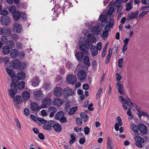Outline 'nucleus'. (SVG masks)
<instances>
[{
  "label": "nucleus",
  "instance_id": "f257e3e1",
  "mask_svg": "<svg viewBox=\"0 0 149 149\" xmlns=\"http://www.w3.org/2000/svg\"><path fill=\"white\" fill-rule=\"evenodd\" d=\"M6 70L8 75L11 77L12 83L10 84L11 89H8V92L10 97L13 98L15 97V95L17 93V85L18 83L19 80H23L25 77V73L21 71L18 73L16 76L15 72L8 68H6Z\"/></svg>",
  "mask_w": 149,
  "mask_h": 149
},
{
  "label": "nucleus",
  "instance_id": "f03ea898",
  "mask_svg": "<svg viewBox=\"0 0 149 149\" xmlns=\"http://www.w3.org/2000/svg\"><path fill=\"white\" fill-rule=\"evenodd\" d=\"M136 135V136L134 138L135 141V144L137 147L141 148L143 147L142 143H143L145 141L143 137L139 136V135H141L140 134H137Z\"/></svg>",
  "mask_w": 149,
  "mask_h": 149
},
{
  "label": "nucleus",
  "instance_id": "7ed1b4c3",
  "mask_svg": "<svg viewBox=\"0 0 149 149\" xmlns=\"http://www.w3.org/2000/svg\"><path fill=\"white\" fill-rule=\"evenodd\" d=\"M64 112L61 111L57 113L55 115V118L57 120H59L60 122L62 123L67 122L66 118L64 116Z\"/></svg>",
  "mask_w": 149,
  "mask_h": 149
},
{
  "label": "nucleus",
  "instance_id": "20e7f679",
  "mask_svg": "<svg viewBox=\"0 0 149 149\" xmlns=\"http://www.w3.org/2000/svg\"><path fill=\"white\" fill-rule=\"evenodd\" d=\"M102 29V27L101 25L100 24H97L92 28V31L95 35L97 36L100 34Z\"/></svg>",
  "mask_w": 149,
  "mask_h": 149
},
{
  "label": "nucleus",
  "instance_id": "39448f33",
  "mask_svg": "<svg viewBox=\"0 0 149 149\" xmlns=\"http://www.w3.org/2000/svg\"><path fill=\"white\" fill-rule=\"evenodd\" d=\"M0 21L2 25L7 26L10 24V19L8 16H3L1 17Z\"/></svg>",
  "mask_w": 149,
  "mask_h": 149
},
{
  "label": "nucleus",
  "instance_id": "423d86ee",
  "mask_svg": "<svg viewBox=\"0 0 149 149\" xmlns=\"http://www.w3.org/2000/svg\"><path fill=\"white\" fill-rule=\"evenodd\" d=\"M66 79L68 83L73 84L76 82L77 78L76 76L71 74L67 77Z\"/></svg>",
  "mask_w": 149,
  "mask_h": 149
},
{
  "label": "nucleus",
  "instance_id": "0eeeda50",
  "mask_svg": "<svg viewBox=\"0 0 149 149\" xmlns=\"http://www.w3.org/2000/svg\"><path fill=\"white\" fill-rule=\"evenodd\" d=\"M63 95L66 98H67L70 96L72 95L73 92L72 89L69 87L65 88L63 90Z\"/></svg>",
  "mask_w": 149,
  "mask_h": 149
},
{
  "label": "nucleus",
  "instance_id": "6e6552de",
  "mask_svg": "<svg viewBox=\"0 0 149 149\" xmlns=\"http://www.w3.org/2000/svg\"><path fill=\"white\" fill-rule=\"evenodd\" d=\"M63 93V89L60 87H57L54 88L53 90L54 95L57 97L61 96Z\"/></svg>",
  "mask_w": 149,
  "mask_h": 149
},
{
  "label": "nucleus",
  "instance_id": "1a4fd4ad",
  "mask_svg": "<svg viewBox=\"0 0 149 149\" xmlns=\"http://www.w3.org/2000/svg\"><path fill=\"white\" fill-rule=\"evenodd\" d=\"M138 128L140 132L143 134H147L148 130L147 127L144 124H140L138 125Z\"/></svg>",
  "mask_w": 149,
  "mask_h": 149
},
{
  "label": "nucleus",
  "instance_id": "9d476101",
  "mask_svg": "<svg viewBox=\"0 0 149 149\" xmlns=\"http://www.w3.org/2000/svg\"><path fill=\"white\" fill-rule=\"evenodd\" d=\"M89 48V47H88L87 45L83 44L80 45L79 46L80 50L85 55L88 54V49Z\"/></svg>",
  "mask_w": 149,
  "mask_h": 149
},
{
  "label": "nucleus",
  "instance_id": "9b49d317",
  "mask_svg": "<svg viewBox=\"0 0 149 149\" xmlns=\"http://www.w3.org/2000/svg\"><path fill=\"white\" fill-rule=\"evenodd\" d=\"M139 12L138 11H136L134 13L132 12L129 14L128 16V17L127 19V22H129V21L130 20H132V19L136 18Z\"/></svg>",
  "mask_w": 149,
  "mask_h": 149
},
{
  "label": "nucleus",
  "instance_id": "f8f14e48",
  "mask_svg": "<svg viewBox=\"0 0 149 149\" xmlns=\"http://www.w3.org/2000/svg\"><path fill=\"white\" fill-rule=\"evenodd\" d=\"M86 76V74L84 70H81L79 71L77 74V77L79 79L83 80L85 79Z\"/></svg>",
  "mask_w": 149,
  "mask_h": 149
},
{
  "label": "nucleus",
  "instance_id": "ddd939ff",
  "mask_svg": "<svg viewBox=\"0 0 149 149\" xmlns=\"http://www.w3.org/2000/svg\"><path fill=\"white\" fill-rule=\"evenodd\" d=\"M12 65L14 68L17 69L19 68L21 65L20 60L19 59H15L12 62Z\"/></svg>",
  "mask_w": 149,
  "mask_h": 149
},
{
  "label": "nucleus",
  "instance_id": "4468645a",
  "mask_svg": "<svg viewBox=\"0 0 149 149\" xmlns=\"http://www.w3.org/2000/svg\"><path fill=\"white\" fill-rule=\"evenodd\" d=\"M52 103V101L51 98L46 97L42 100V104L44 107H47V105L51 104Z\"/></svg>",
  "mask_w": 149,
  "mask_h": 149
},
{
  "label": "nucleus",
  "instance_id": "2eb2a0df",
  "mask_svg": "<svg viewBox=\"0 0 149 149\" xmlns=\"http://www.w3.org/2000/svg\"><path fill=\"white\" fill-rule=\"evenodd\" d=\"M53 123V120H50L47 123V125H45L43 126V128L45 130H51L52 129L53 123Z\"/></svg>",
  "mask_w": 149,
  "mask_h": 149
},
{
  "label": "nucleus",
  "instance_id": "dca6fc26",
  "mask_svg": "<svg viewBox=\"0 0 149 149\" xmlns=\"http://www.w3.org/2000/svg\"><path fill=\"white\" fill-rule=\"evenodd\" d=\"M84 54L80 51L77 52L75 54V56L77 60L79 62H81L84 57Z\"/></svg>",
  "mask_w": 149,
  "mask_h": 149
},
{
  "label": "nucleus",
  "instance_id": "f3484780",
  "mask_svg": "<svg viewBox=\"0 0 149 149\" xmlns=\"http://www.w3.org/2000/svg\"><path fill=\"white\" fill-rule=\"evenodd\" d=\"M52 103L53 105L59 107L62 105L63 101L60 98H57L54 99Z\"/></svg>",
  "mask_w": 149,
  "mask_h": 149
},
{
  "label": "nucleus",
  "instance_id": "a211bd4d",
  "mask_svg": "<svg viewBox=\"0 0 149 149\" xmlns=\"http://www.w3.org/2000/svg\"><path fill=\"white\" fill-rule=\"evenodd\" d=\"M10 52V56L13 58H16L19 54V51L17 49H12Z\"/></svg>",
  "mask_w": 149,
  "mask_h": 149
},
{
  "label": "nucleus",
  "instance_id": "6ab92c4d",
  "mask_svg": "<svg viewBox=\"0 0 149 149\" xmlns=\"http://www.w3.org/2000/svg\"><path fill=\"white\" fill-rule=\"evenodd\" d=\"M22 27L21 25L18 23H15L13 26V30L16 33H19L21 32Z\"/></svg>",
  "mask_w": 149,
  "mask_h": 149
},
{
  "label": "nucleus",
  "instance_id": "aec40b11",
  "mask_svg": "<svg viewBox=\"0 0 149 149\" xmlns=\"http://www.w3.org/2000/svg\"><path fill=\"white\" fill-rule=\"evenodd\" d=\"M116 120L118 122V124L117 123H116L115 125V129L116 131H118L119 130V126H122L123 125V123L121 118L119 116L117 117Z\"/></svg>",
  "mask_w": 149,
  "mask_h": 149
},
{
  "label": "nucleus",
  "instance_id": "412c9836",
  "mask_svg": "<svg viewBox=\"0 0 149 149\" xmlns=\"http://www.w3.org/2000/svg\"><path fill=\"white\" fill-rule=\"evenodd\" d=\"M107 16L104 15H102L100 16V20L101 21V25L102 26L104 27V26L107 23L108 20L106 18Z\"/></svg>",
  "mask_w": 149,
  "mask_h": 149
},
{
  "label": "nucleus",
  "instance_id": "4be33fe9",
  "mask_svg": "<svg viewBox=\"0 0 149 149\" xmlns=\"http://www.w3.org/2000/svg\"><path fill=\"white\" fill-rule=\"evenodd\" d=\"M57 110L55 107L51 106L48 109V112L50 113L49 116L50 117H53L55 113L57 111Z\"/></svg>",
  "mask_w": 149,
  "mask_h": 149
},
{
  "label": "nucleus",
  "instance_id": "5701e85b",
  "mask_svg": "<svg viewBox=\"0 0 149 149\" xmlns=\"http://www.w3.org/2000/svg\"><path fill=\"white\" fill-rule=\"evenodd\" d=\"M54 123H53L52 127L55 131L57 132H60L61 130V125L58 123H55L54 121Z\"/></svg>",
  "mask_w": 149,
  "mask_h": 149
},
{
  "label": "nucleus",
  "instance_id": "b1692460",
  "mask_svg": "<svg viewBox=\"0 0 149 149\" xmlns=\"http://www.w3.org/2000/svg\"><path fill=\"white\" fill-rule=\"evenodd\" d=\"M91 53L93 56H96L98 52V50L95 46L92 45L91 47Z\"/></svg>",
  "mask_w": 149,
  "mask_h": 149
},
{
  "label": "nucleus",
  "instance_id": "393cba45",
  "mask_svg": "<svg viewBox=\"0 0 149 149\" xmlns=\"http://www.w3.org/2000/svg\"><path fill=\"white\" fill-rule=\"evenodd\" d=\"M21 17V14L18 11H15L13 14V17L15 21L19 20Z\"/></svg>",
  "mask_w": 149,
  "mask_h": 149
},
{
  "label": "nucleus",
  "instance_id": "a878e982",
  "mask_svg": "<svg viewBox=\"0 0 149 149\" xmlns=\"http://www.w3.org/2000/svg\"><path fill=\"white\" fill-rule=\"evenodd\" d=\"M83 58H84L83 59L84 63L88 67H89L91 65V64L89 57L87 55H86Z\"/></svg>",
  "mask_w": 149,
  "mask_h": 149
},
{
  "label": "nucleus",
  "instance_id": "bb28decb",
  "mask_svg": "<svg viewBox=\"0 0 149 149\" xmlns=\"http://www.w3.org/2000/svg\"><path fill=\"white\" fill-rule=\"evenodd\" d=\"M3 35L6 36H8L10 35V29L8 27H4L3 28Z\"/></svg>",
  "mask_w": 149,
  "mask_h": 149
},
{
  "label": "nucleus",
  "instance_id": "cd10ccee",
  "mask_svg": "<svg viewBox=\"0 0 149 149\" xmlns=\"http://www.w3.org/2000/svg\"><path fill=\"white\" fill-rule=\"evenodd\" d=\"M23 98L26 100L29 99L30 97V93L27 91H24L23 92L22 95Z\"/></svg>",
  "mask_w": 149,
  "mask_h": 149
},
{
  "label": "nucleus",
  "instance_id": "c85d7f7f",
  "mask_svg": "<svg viewBox=\"0 0 149 149\" xmlns=\"http://www.w3.org/2000/svg\"><path fill=\"white\" fill-rule=\"evenodd\" d=\"M3 53L4 55H7L10 52V49L7 46H3L2 48Z\"/></svg>",
  "mask_w": 149,
  "mask_h": 149
},
{
  "label": "nucleus",
  "instance_id": "c756f323",
  "mask_svg": "<svg viewBox=\"0 0 149 149\" xmlns=\"http://www.w3.org/2000/svg\"><path fill=\"white\" fill-rule=\"evenodd\" d=\"M13 98V102L14 103L17 102V103H19L22 104V97L21 96L19 95H17L16 96L15 98Z\"/></svg>",
  "mask_w": 149,
  "mask_h": 149
},
{
  "label": "nucleus",
  "instance_id": "7c9ffc66",
  "mask_svg": "<svg viewBox=\"0 0 149 149\" xmlns=\"http://www.w3.org/2000/svg\"><path fill=\"white\" fill-rule=\"evenodd\" d=\"M81 117L84 122H86L88 119V116L85 112H81L80 114Z\"/></svg>",
  "mask_w": 149,
  "mask_h": 149
},
{
  "label": "nucleus",
  "instance_id": "2f4dec72",
  "mask_svg": "<svg viewBox=\"0 0 149 149\" xmlns=\"http://www.w3.org/2000/svg\"><path fill=\"white\" fill-rule=\"evenodd\" d=\"M107 149H113V144L112 141L111 140L109 137L107 138Z\"/></svg>",
  "mask_w": 149,
  "mask_h": 149
},
{
  "label": "nucleus",
  "instance_id": "473e14b6",
  "mask_svg": "<svg viewBox=\"0 0 149 149\" xmlns=\"http://www.w3.org/2000/svg\"><path fill=\"white\" fill-rule=\"evenodd\" d=\"M30 109L32 111L37 110V103L33 102L31 103L30 106Z\"/></svg>",
  "mask_w": 149,
  "mask_h": 149
},
{
  "label": "nucleus",
  "instance_id": "72a5a7b5",
  "mask_svg": "<svg viewBox=\"0 0 149 149\" xmlns=\"http://www.w3.org/2000/svg\"><path fill=\"white\" fill-rule=\"evenodd\" d=\"M119 93L120 94L123 95L125 93L124 91L123 85L122 84H120L117 87Z\"/></svg>",
  "mask_w": 149,
  "mask_h": 149
},
{
  "label": "nucleus",
  "instance_id": "f704fd0d",
  "mask_svg": "<svg viewBox=\"0 0 149 149\" xmlns=\"http://www.w3.org/2000/svg\"><path fill=\"white\" fill-rule=\"evenodd\" d=\"M82 39H84L83 40V42H81L82 43V44H84L86 45H88V47H89V48H90V47L92 45V44L91 42H90L89 41L88 39H86L85 38H82Z\"/></svg>",
  "mask_w": 149,
  "mask_h": 149
},
{
  "label": "nucleus",
  "instance_id": "c9c22d12",
  "mask_svg": "<svg viewBox=\"0 0 149 149\" xmlns=\"http://www.w3.org/2000/svg\"><path fill=\"white\" fill-rule=\"evenodd\" d=\"M25 82L24 81H22L18 83V85H17V87L18 88L21 90L23 89L25 87Z\"/></svg>",
  "mask_w": 149,
  "mask_h": 149
},
{
  "label": "nucleus",
  "instance_id": "e433bc0d",
  "mask_svg": "<svg viewBox=\"0 0 149 149\" xmlns=\"http://www.w3.org/2000/svg\"><path fill=\"white\" fill-rule=\"evenodd\" d=\"M7 46L9 47L10 49L13 48L15 46V43L12 40H10L7 42Z\"/></svg>",
  "mask_w": 149,
  "mask_h": 149
},
{
  "label": "nucleus",
  "instance_id": "4c0bfd02",
  "mask_svg": "<svg viewBox=\"0 0 149 149\" xmlns=\"http://www.w3.org/2000/svg\"><path fill=\"white\" fill-rule=\"evenodd\" d=\"M78 109L77 107L75 106L71 108L69 111V114L70 115H72L74 114Z\"/></svg>",
  "mask_w": 149,
  "mask_h": 149
},
{
  "label": "nucleus",
  "instance_id": "58836bf2",
  "mask_svg": "<svg viewBox=\"0 0 149 149\" xmlns=\"http://www.w3.org/2000/svg\"><path fill=\"white\" fill-rule=\"evenodd\" d=\"M47 123V121L44 119L38 117V125L39 126L41 125V123L45 124Z\"/></svg>",
  "mask_w": 149,
  "mask_h": 149
},
{
  "label": "nucleus",
  "instance_id": "ea45409f",
  "mask_svg": "<svg viewBox=\"0 0 149 149\" xmlns=\"http://www.w3.org/2000/svg\"><path fill=\"white\" fill-rule=\"evenodd\" d=\"M44 97V95L40 90L38 91V100H42Z\"/></svg>",
  "mask_w": 149,
  "mask_h": 149
},
{
  "label": "nucleus",
  "instance_id": "a19ab883",
  "mask_svg": "<svg viewBox=\"0 0 149 149\" xmlns=\"http://www.w3.org/2000/svg\"><path fill=\"white\" fill-rule=\"evenodd\" d=\"M127 105L129 106L134 107L137 108V106L136 105H134L131 101L130 98H127Z\"/></svg>",
  "mask_w": 149,
  "mask_h": 149
},
{
  "label": "nucleus",
  "instance_id": "79ce46f5",
  "mask_svg": "<svg viewBox=\"0 0 149 149\" xmlns=\"http://www.w3.org/2000/svg\"><path fill=\"white\" fill-rule=\"evenodd\" d=\"M44 87L46 90H49L51 88V85L50 83H45Z\"/></svg>",
  "mask_w": 149,
  "mask_h": 149
},
{
  "label": "nucleus",
  "instance_id": "37998d69",
  "mask_svg": "<svg viewBox=\"0 0 149 149\" xmlns=\"http://www.w3.org/2000/svg\"><path fill=\"white\" fill-rule=\"evenodd\" d=\"M6 36L3 35L1 38V42L3 43V44L7 43L8 39Z\"/></svg>",
  "mask_w": 149,
  "mask_h": 149
},
{
  "label": "nucleus",
  "instance_id": "c03bdc74",
  "mask_svg": "<svg viewBox=\"0 0 149 149\" xmlns=\"http://www.w3.org/2000/svg\"><path fill=\"white\" fill-rule=\"evenodd\" d=\"M16 7L15 6L13 5L11 6L9 8V12L13 14V13L15 12L16 11Z\"/></svg>",
  "mask_w": 149,
  "mask_h": 149
},
{
  "label": "nucleus",
  "instance_id": "a18cd8bd",
  "mask_svg": "<svg viewBox=\"0 0 149 149\" xmlns=\"http://www.w3.org/2000/svg\"><path fill=\"white\" fill-rule=\"evenodd\" d=\"M76 121L78 125L80 126H81L82 123V119L77 117L76 119Z\"/></svg>",
  "mask_w": 149,
  "mask_h": 149
},
{
  "label": "nucleus",
  "instance_id": "49530a36",
  "mask_svg": "<svg viewBox=\"0 0 149 149\" xmlns=\"http://www.w3.org/2000/svg\"><path fill=\"white\" fill-rule=\"evenodd\" d=\"M114 10L113 7H110L107 12V14L109 15H111L113 14Z\"/></svg>",
  "mask_w": 149,
  "mask_h": 149
},
{
  "label": "nucleus",
  "instance_id": "de8ad7c7",
  "mask_svg": "<svg viewBox=\"0 0 149 149\" xmlns=\"http://www.w3.org/2000/svg\"><path fill=\"white\" fill-rule=\"evenodd\" d=\"M118 98L120 99V102L122 104H125L127 102V100L126 99L123 98V97L119 96Z\"/></svg>",
  "mask_w": 149,
  "mask_h": 149
},
{
  "label": "nucleus",
  "instance_id": "09e8293b",
  "mask_svg": "<svg viewBox=\"0 0 149 149\" xmlns=\"http://www.w3.org/2000/svg\"><path fill=\"white\" fill-rule=\"evenodd\" d=\"M11 38L14 40H17L19 38V37L16 34H13L11 35Z\"/></svg>",
  "mask_w": 149,
  "mask_h": 149
},
{
  "label": "nucleus",
  "instance_id": "8fccbe9b",
  "mask_svg": "<svg viewBox=\"0 0 149 149\" xmlns=\"http://www.w3.org/2000/svg\"><path fill=\"white\" fill-rule=\"evenodd\" d=\"M123 59L120 58L118 61V65L119 68H121L123 67Z\"/></svg>",
  "mask_w": 149,
  "mask_h": 149
},
{
  "label": "nucleus",
  "instance_id": "3c124183",
  "mask_svg": "<svg viewBox=\"0 0 149 149\" xmlns=\"http://www.w3.org/2000/svg\"><path fill=\"white\" fill-rule=\"evenodd\" d=\"M114 21L113 19H111L109 22V27L112 28L114 24Z\"/></svg>",
  "mask_w": 149,
  "mask_h": 149
},
{
  "label": "nucleus",
  "instance_id": "603ef678",
  "mask_svg": "<svg viewBox=\"0 0 149 149\" xmlns=\"http://www.w3.org/2000/svg\"><path fill=\"white\" fill-rule=\"evenodd\" d=\"M10 58L9 57L6 56L3 58V63L5 64H8Z\"/></svg>",
  "mask_w": 149,
  "mask_h": 149
},
{
  "label": "nucleus",
  "instance_id": "864d4df0",
  "mask_svg": "<svg viewBox=\"0 0 149 149\" xmlns=\"http://www.w3.org/2000/svg\"><path fill=\"white\" fill-rule=\"evenodd\" d=\"M148 11H143L139 15V17L140 18H143L144 16L146 14L148 13Z\"/></svg>",
  "mask_w": 149,
  "mask_h": 149
},
{
  "label": "nucleus",
  "instance_id": "5fc2aeb1",
  "mask_svg": "<svg viewBox=\"0 0 149 149\" xmlns=\"http://www.w3.org/2000/svg\"><path fill=\"white\" fill-rule=\"evenodd\" d=\"M108 35L109 33L106 31H104L102 34V37L103 39H105L108 36Z\"/></svg>",
  "mask_w": 149,
  "mask_h": 149
},
{
  "label": "nucleus",
  "instance_id": "6e6d98bb",
  "mask_svg": "<svg viewBox=\"0 0 149 149\" xmlns=\"http://www.w3.org/2000/svg\"><path fill=\"white\" fill-rule=\"evenodd\" d=\"M84 132L85 134L88 135L89 134L90 131V129L87 126L84 128Z\"/></svg>",
  "mask_w": 149,
  "mask_h": 149
},
{
  "label": "nucleus",
  "instance_id": "4d7b16f0",
  "mask_svg": "<svg viewBox=\"0 0 149 149\" xmlns=\"http://www.w3.org/2000/svg\"><path fill=\"white\" fill-rule=\"evenodd\" d=\"M132 5L129 4V3H127L126 4V8L125 10L126 11H129L132 8Z\"/></svg>",
  "mask_w": 149,
  "mask_h": 149
},
{
  "label": "nucleus",
  "instance_id": "13d9d810",
  "mask_svg": "<svg viewBox=\"0 0 149 149\" xmlns=\"http://www.w3.org/2000/svg\"><path fill=\"white\" fill-rule=\"evenodd\" d=\"M0 14L3 16H7L8 14V13L7 10H2L1 11Z\"/></svg>",
  "mask_w": 149,
  "mask_h": 149
},
{
  "label": "nucleus",
  "instance_id": "bf43d9fd",
  "mask_svg": "<svg viewBox=\"0 0 149 149\" xmlns=\"http://www.w3.org/2000/svg\"><path fill=\"white\" fill-rule=\"evenodd\" d=\"M116 81H120L122 79V76L120 75L119 74L117 73L116 74Z\"/></svg>",
  "mask_w": 149,
  "mask_h": 149
},
{
  "label": "nucleus",
  "instance_id": "052dcab7",
  "mask_svg": "<svg viewBox=\"0 0 149 149\" xmlns=\"http://www.w3.org/2000/svg\"><path fill=\"white\" fill-rule=\"evenodd\" d=\"M137 109L138 112L137 113L138 115L139 118H141V116H143V111H141L139 109Z\"/></svg>",
  "mask_w": 149,
  "mask_h": 149
},
{
  "label": "nucleus",
  "instance_id": "680f3d73",
  "mask_svg": "<svg viewBox=\"0 0 149 149\" xmlns=\"http://www.w3.org/2000/svg\"><path fill=\"white\" fill-rule=\"evenodd\" d=\"M24 112V114L26 116L29 115L30 113V111L29 109L26 108L25 109Z\"/></svg>",
  "mask_w": 149,
  "mask_h": 149
},
{
  "label": "nucleus",
  "instance_id": "e2e57ef3",
  "mask_svg": "<svg viewBox=\"0 0 149 149\" xmlns=\"http://www.w3.org/2000/svg\"><path fill=\"white\" fill-rule=\"evenodd\" d=\"M38 136L39 138L42 140H43L45 139V136L43 134L41 133H39L38 134Z\"/></svg>",
  "mask_w": 149,
  "mask_h": 149
},
{
  "label": "nucleus",
  "instance_id": "0e129e2a",
  "mask_svg": "<svg viewBox=\"0 0 149 149\" xmlns=\"http://www.w3.org/2000/svg\"><path fill=\"white\" fill-rule=\"evenodd\" d=\"M16 46L17 48L19 49H20L22 47V43L19 42H17L16 44Z\"/></svg>",
  "mask_w": 149,
  "mask_h": 149
},
{
  "label": "nucleus",
  "instance_id": "69168bd1",
  "mask_svg": "<svg viewBox=\"0 0 149 149\" xmlns=\"http://www.w3.org/2000/svg\"><path fill=\"white\" fill-rule=\"evenodd\" d=\"M15 123L16 124L17 126L20 129L21 128V126L20 124L19 123V121L18 120L17 118H15Z\"/></svg>",
  "mask_w": 149,
  "mask_h": 149
},
{
  "label": "nucleus",
  "instance_id": "338daca9",
  "mask_svg": "<svg viewBox=\"0 0 149 149\" xmlns=\"http://www.w3.org/2000/svg\"><path fill=\"white\" fill-rule=\"evenodd\" d=\"M85 142V139L84 138H80L79 142L80 144H84Z\"/></svg>",
  "mask_w": 149,
  "mask_h": 149
},
{
  "label": "nucleus",
  "instance_id": "774afa93",
  "mask_svg": "<svg viewBox=\"0 0 149 149\" xmlns=\"http://www.w3.org/2000/svg\"><path fill=\"white\" fill-rule=\"evenodd\" d=\"M89 85L86 84H85L83 86V88L85 90H87L89 88Z\"/></svg>",
  "mask_w": 149,
  "mask_h": 149
}]
</instances>
